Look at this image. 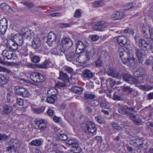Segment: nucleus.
Returning <instances> with one entry per match:
<instances>
[{
  "instance_id": "1",
  "label": "nucleus",
  "mask_w": 153,
  "mask_h": 153,
  "mask_svg": "<svg viewBox=\"0 0 153 153\" xmlns=\"http://www.w3.org/2000/svg\"><path fill=\"white\" fill-rule=\"evenodd\" d=\"M144 37L149 42L147 43L144 39H140L139 40V45L144 48H147L149 47L150 51H153V30L150 29L149 30V35L146 34Z\"/></svg>"
},
{
  "instance_id": "14",
  "label": "nucleus",
  "mask_w": 153,
  "mask_h": 153,
  "mask_svg": "<svg viewBox=\"0 0 153 153\" xmlns=\"http://www.w3.org/2000/svg\"><path fill=\"white\" fill-rule=\"evenodd\" d=\"M12 40L18 46H21L23 42V37L19 34H17L13 36Z\"/></svg>"
},
{
  "instance_id": "19",
  "label": "nucleus",
  "mask_w": 153,
  "mask_h": 153,
  "mask_svg": "<svg viewBox=\"0 0 153 153\" xmlns=\"http://www.w3.org/2000/svg\"><path fill=\"white\" fill-rule=\"evenodd\" d=\"M14 42L13 41L12 39L8 41L7 44L8 47L12 50H16L17 49L18 45Z\"/></svg>"
},
{
  "instance_id": "13",
  "label": "nucleus",
  "mask_w": 153,
  "mask_h": 153,
  "mask_svg": "<svg viewBox=\"0 0 153 153\" xmlns=\"http://www.w3.org/2000/svg\"><path fill=\"white\" fill-rule=\"evenodd\" d=\"M125 15V13L123 12L117 11L112 15L111 18L113 20H120L123 18Z\"/></svg>"
},
{
  "instance_id": "34",
  "label": "nucleus",
  "mask_w": 153,
  "mask_h": 153,
  "mask_svg": "<svg viewBox=\"0 0 153 153\" xmlns=\"http://www.w3.org/2000/svg\"><path fill=\"white\" fill-rule=\"evenodd\" d=\"M24 30L25 32L23 33V36L27 39H30L31 33L30 30L27 28H25Z\"/></svg>"
},
{
  "instance_id": "58",
  "label": "nucleus",
  "mask_w": 153,
  "mask_h": 153,
  "mask_svg": "<svg viewBox=\"0 0 153 153\" xmlns=\"http://www.w3.org/2000/svg\"><path fill=\"white\" fill-rule=\"evenodd\" d=\"M113 99L117 101L122 100L123 99L120 96L116 94H114L113 96Z\"/></svg>"
},
{
  "instance_id": "37",
  "label": "nucleus",
  "mask_w": 153,
  "mask_h": 153,
  "mask_svg": "<svg viewBox=\"0 0 153 153\" xmlns=\"http://www.w3.org/2000/svg\"><path fill=\"white\" fill-rule=\"evenodd\" d=\"M81 150L82 149L81 148L78 146V145L73 147V149L70 150V152L71 153H79L81 152Z\"/></svg>"
},
{
  "instance_id": "55",
  "label": "nucleus",
  "mask_w": 153,
  "mask_h": 153,
  "mask_svg": "<svg viewBox=\"0 0 153 153\" xmlns=\"http://www.w3.org/2000/svg\"><path fill=\"white\" fill-rule=\"evenodd\" d=\"M123 90L124 91L127 92L128 93H131L132 92L133 89L132 88H131L129 86H125L123 87Z\"/></svg>"
},
{
  "instance_id": "42",
  "label": "nucleus",
  "mask_w": 153,
  "mask_h": 153,
  "mask_svg": "<svg viewBox=\"0 0 153 153\" xmlns=\"http://www.w3.org/2000/svg\"><path fill=\"white\" fill-rule=\"evenodd\" d=\"M38 73L32 72L30 74V78L31 80L36 82L37 79V76L38 75Z\"/></svg>"
},
{
  "instance_id": "15",
  "label": "nucleus",
  "mask_w": 153,
  "mask_h": 153,
  "mask_svg": "<svg viewBox=\"0 0 153 153\" xmlns=\"http://www.w3.org/2000/svg\"><path fill=\"white\" fill-rule=\"evenodd\" d=\"M15 55V53L12 51L7 50H4L2 53L3 56L8 59H14Z\"/></svg>"
},
{
  "instance_id": "7",
  "label": "nucleus",
  "mask_w": 153,
  "mask_h": 153,
  "mask_svg": "<svg viewBox=\"0 0 153 153\" xmlns=\"http://www.w3.org/2000/svg\"><path fill=\"white\" fill-rule=\"evenodd\" d=\"M134 110V109L132 107H128L126 106L121 105L119 108L118 111L121 114H130Z\"/></svg>"
},
{
  "instance_id": "20",
  "label": "nucleus",
  "mask_w": 153,
  "mask_h": 153,
  "mask_svg": "<svg viewBox=\"0 0 153 153\" xmlns=\"http://www.w3.org/2000/svg\"><path fill=\"white\" fill-rule=\"evenodd\" d=\"M83 77L88 79H91L93 77V73L89 70L85 69L83 71Z\"/></svg>"
},
{
  "instance_id": "24",
  "label": "nucleus",
  "mask_w": 153,
  "mask_h": 153,
  "mask_svg": "<svg viewBox=\"0 0 153 153\" xmlns=\"http://www.w3.org/2000/svg\"><path fill=\"white\" fill-rule=\"evenodd\" d=\"M144 51L138 48L136 49V54L139 60L141 62V59L145 55L144 54Z\"/></svg>"
},
{
  "instance_id": "11",
  "label": "nucleus",
  "mask_w": 153,
  "mask_h": 153,
  "mask_svg": "<svg viewBox=\"0 0 153 153\" xmlns=\"http://www.w3.org/2000/svg\"><path fill=\"white\" fill-rule=\"evenodd\" d=\"M108 24L104 22H98L95 23V27H94V29L95 30H103V29L107 27Z\"/></svg>"
},
{
  "instance_id": "25",
  "label": "nucleus",
  "mask_w": 153,
  "mask_h": 153,
  "mask_svg": "<svg viewBox=\"0 0 153 153\" xmlns=\"http://www.w3.org/2000/svg\"><path fill=\"white\" fill-rule=\"evenodd\" d=\"M84 54L85 56V58L87 61H89L91 59L94 55V53L93 51H86Z\"/></svg>"
},
{
  "instance_id": "18",
  "label": "nucleus",
  "mask_w": 153,
  "mask_h": 153,
  "mask_svg": "<svg viewBox=\"0 0 153 153\" xmlns=\"http://www.w3.org/2000/svg\"><path fill=\"white\" fill-rule=\"evenodd\" d=\"M36 124H39L38 129L41 131H44L46 128V125L44 120L43 119H37L36 120Z\"/></svg>"
},
{
  "instance_id": "2",
  "label": "nucleus",
  "mask_w": 153,
  "mask_h": 153,
  "mask_svg": "<svg viewBox=\"0 0 153 153\" xmlns=\"http://www.w3.org/2000/svg\"><path fill=\"white\" fill-rule=\"evenodd\" d=\"M119 51L120 57L124 64L128 62L132 63L136 60L133 58V51L131 50L127 49L124 50L121 48L119 49Z\"/></svg>"
},
{
  "instance_id": "9",
  "label": "nucleus",
  "mask_w": 153,
  "mask_h": 153,
  "mask_svg": "<svg viewBox=\"0 0 153 153\" xmlns=\"http://www.w3.org/2000/svg\"><path fill=\"white\" fill-rule=\"evenodd\" d=\"M86 47V45L83 42L79 41L76 43V54L80 53Z\"/></svg>"
},
{
  "instance_id": "39",
  "label": "nucleus",
  "mask_w": 153,
  "mask_h": 153,
  "mask_svg": "<svg viewBox=\"0 0 153 153\" xmlns=\"http://www.w3.org/2000/svg\"><path fill=\"white\" fill-rule=\"evenodd\" d=\"M4 111L6 114H8L11 112L13 108L10 105H5L4 108Z\"/></svg>"
},
{
  "instance_id": "27",
  "label": "nucleus",
  "mask_w": 153,
  "mask_h": 153,
  "mask_svg": "<svg viewBox=\"0 0 153 153\" xmlns=\"http://www.w3.org/2000/svg\"><path fill=\"white\" fill-rule=\"evenodd\" d=\"M76 60L78 62L81 63H86L88 61L86 60L85 56L80 54L78 57L76 59Z\"/></svg>"
},
{
  "instance_id": "8",
  "label": "nucleus",
  "mask_w": 153,
  "mask_h": 153,
  "mask_svg": "<svg viewBox=\"0 0 153 153\" xmlns=\"http://www.w3.org/2000/svg\"><path fill=\"white\" fill-rule=\"evenodd\" d=\"M62 46L64 50L69 49L72 45L71 40L67 38H63L62 41Z\"/></svg>"
},
{
  "instance_id": "45",
  "label": "nucleus",
  "mask_w": 153,
  "mask_h": 153,
  "mask_svg": "<svg viewBox=\"0 0 153 153\" xmlns=\"http://www.w3.org/2000/svg\"><path fill=\"white\" fill-rule=\"evenodd\" d=\"M32 110L34 113L37 114L41 113L43 112L44 109L41 108H35L32 107Z\"/></svg>"
},
{
  "instance_id": "40",
  "label": "nucleus",
  "mask_w": 153,
  "mask_h": 153,
  "mask_svg": "<svg viewBox=\"0 0 153 153\" xmlns=\"http://www.w3.org/2000/svg\"><path fill=\"white\" fill-rule=\"evenodd\" d=\"M105 5V3L102 0L100 1H96L94 2L93 3V5L96 7L100 6H102Z\"/></svg>"
},
{
  "instance_id": "63",
  "label": "nucleus",
  "mask_w": 153,
  "mask_h": 153,
  "mask_svg": "<svg viewBox=\"0 0 153 153\" xmlns=\"http://www.w3.org/2000/svg\"><path fill=\"white\" fill-rule=\"evenodd\" d=\"M65 85L62 82H58L56 83V87L58 88L62 87H65Z\"/></svg>"
},
{
  "instance_id": "44",
  "label": "nucleus",
  "mask_w": 153,
  "mask_h": 153,
  "mask_svg": "<svg viewBox=\"0 0 153 153\" xmlns=\"http://www.w3.org/2000/svg\"><path fill=\"white\" fill-rule=\"evenodd\" d=\"M95 97V95L94 94L86 93L85 94L84 96V98L88 100H91L94 99Z\"/></svg>"
},
{
  "instance_id": "61",
  "label": "nucleus",
  "mask_w": 153,
  "mask_h": 153,
  "mask_svg": "<svg viewBox=\"0 0 153 153\" xmlns=\"http://www.w3.org/2000/svg\"><path fill=\"white\" fill-rule=\"evenodd\" d=\"M91 40L94 41H97L99 39V36L96 35H93L91 37Z\"/></svg>"
},
{
  "instance_id": "46",
  "label": "nucleus",
  "mask_w": 153,
  "mask_h": 153,
  "mask_svg": "<svg viewBox=\"0 0 153 153\" xmlns=\"http://www.w3.org/2000/svg\"><path fill=\"white\" fill-rule=\"evenodd\" d=\"M151 29L153 30L152 28H150L149 26L147 25H143V27H142V30L143 33L144 34V35L146 34H147V32L148 31V30H149H149Z\"/></svg>"
},
{
  "instance_id": "23",
  "label": "nucleus",
  "mask_w": 153,
  "mask_h": 153,
  "mask_svg": "<svg viewBox=\"0 0 153 153\" xmlns=\"http://www.w3.org/2000/svg\"><path fill=\"white\" fill-rule=\"evenodd\" d=\"M129 117L131 120L137 125H140L142 122L141 120L139 117H137L134 114H131L129 116Z\"/></svg>"
},
{
  "instance_id": "26",
  "label": "nucleus",
  "mask_w": 153,
  "mask_h": 153,
  "mask_svg": "<svg viewBox=\"0 0 153 153\" xmlns=\"http://www.w3.org/2000/svg\"><path fill=\"white\" fill-rule=\"evenodd\" d=\"M69 77L66 73L63 72L62 71H59V78L63 81H67L69 79Z\"/></svg>"
},
{
  "instance_id": "31",
  "label": "nucleus",
  "mask_w": 153,
  "mask_h": 153,
  "mask_svg": "<svg viewBox=\"0 0 153 153\" xmlns=\"http://www.w3.org/2000/svg\"><path fill=\"white\" fill-rule=\"evenodd\" d=\"M56 99V97L55 94H52L50 97L47 98L46 101L48 103L53 104L55 102Z\"/></svg>"
},
{
  "instance_id": "57",
  "label": "nucleus",
  "mask_w": 153,
  "mask_h": 153,
  "mask_svg": "<svg viewBox=\"0 0 153 153\" xmlns=\"http://www.w3.org/2000/svg\"><path fill=\"white\" fill-rule=\"evenodd\" d=\"M136 4V3L134 2H133L129 3L126 5V6L128 9H131L132 7L134 6Z\"/></svg>"
},
{
  "instance_id": "60",
  "label": "nucleus",
  "mask_w": 153,
  "mask_h": 153,
  "mask_svg": "<svg viewBox=\"0 0 153 153\" xmlns=\"http://www.w3.org/2000/svg\"><path fill=\"white\" fill-rule=\"evenodd\" d=\"M96 65L97 67H100L102 65V62L101 60L98 59L96 62Z\"/></svg>"
},
{
  "instance_id": "30",
  "label": "nucleus",
  "mask_w": 153,
  "mask_h": 153,
  "mask_svg": "<svg viewBox=\"0 0 153 153\" xmlns=\"http://www.w3.org/2000/svg\"><path fill=\"white\" fill-rule=\"evenodd\" d=\"M143 68H140L137 69V71L134 73V76L137 77H139L141 76H142L145 75L143 74Z\"/></svg>"
},
{
  "instance_id": "59",
  "label": "nucleus",
  "mask_w": 153,
  "mask_h": 153,
  "mask_svg": "<svg viewBox=\"0 0 153 153\" xmlns=\"http://www.w3.org/2000/svg\"><path fill=\"white\" fill-rule=\"evenodd\" d=\"M81 15V13L80 10L79 9H77L76 10L74 16V17L77 18L80 17Z\"/></svg>"
},
{
  "instance_id": "32",
  "label": "nucleus",
  "mask_w": 153,
  "mask_h": 153,
  "mask_svg": "<svg viewBox=\"0 0 153 153\" xmlns=\"http://www.w3.org/2000/svg\"><path fill=\"white\" fill-rule=\"evenodd\" d=\"M1 7L3 10L6 12H10L12 10L10 7L6 3H2L1 5Z\"/></svg>"
},
{
  "instance_id": "53",
  "label": "nucleus",
  "mask_w": 153,
  "mask_h": 153,
  "mask_svg": "<svg viewBox=\"0 0 153 153\" xmlns=\"http://www.w3.org/2000/svg\"><path fill=\"white\" fill-rule=\"evenodd\" d=\"M124 33L125 34H131L134 35V32L133 30L129 28H127L126 29L124 30Z\"/></svg>"
},
{
  "instance_id": "43",
  "label": "nucleus",
  "mask_w": 153,
  "mask_h": 153,
  "mask_svg": "<svg viewBox=\"0 0 153 153\" xmlns=\"http://www.w3.org/2000/svg\"><path fill=\"white\" fill-rule=\"evenodd\" d=\"M49 64V62L48 61H46L44 62L42 64L39 65L38 67L40 68L46 69L48 68V66Z\"/></svg>"
},
{
  "instance_id": "56",
  "label": "nucleus",
  "mask_w": 153,
  "mask_h": 153,
  "mask_svg": "<svg viewBox=\"0 0 153 153\" xmlns=\"http://www.w3.org/2000/svg\"><path fill=\"white\" fill-rule=\"evenodd\" d=\"M40 60V57L37 56H34L32 59L33 62L35 63L39 62Z\"/></svg>"
},
{
  "instance_id": "35",
  "label": "nucleus",
  "mask_w": 153,
  "mask_h": 153,
  "mask_svg": "<svg viewBox=\"0 0 153 153\" xmlns=\"http://www.w3.org/2000/svg\"><path fill=\"white\" fill-rule=\"evenodd\" d=\"M0 81L2 85H5L8 82V79L5 75L0 74Z\"/></svg>"
},
{
  "instance_id": "36",
  "label": "nucleus",
  "mask_w": 153,
  "mask_h": 153,
  "mask_svg": "<svg viewBox=\"0 0 153 153\" xmlns=\"http://www.w3.org/2000/svg\"><path fill=\"white\" fill-rule=\"evenodd\" d=\"M67 144L73 147L78 145V141L76 140H69L66 142Z\"/></svg>"
},
{
  "instance_id": "5",
  "label": "nucleus",
  "mask_w": 153,
  "mask_h": 153,
  "mask_svg": "<svg viewBox=\"0 0 153 153\" xmlns=\"http://www.w3.org/2000/svg\"><path fill=\"white\" fill-rule=\"evenodd\" d=\"M114 40L117 42L118 44L121 46H126L129 43L128 38L126 36L121 35L115 37Z\"/></svg>"
},
{
  "instance_id": "10",
  "label": "nucleus",
  "mask_w": 153,
  "mask_h": 153,
  "mask_svg": "<svg viewBox=\"0 0 153 153\" xmlns=\"http://www.w3.org/2000/svg\"><path fill=\"white\" fill-rule=\"evenodd\" d=\"M32 46L33 48L39 49L41 47L40 36L37 35L34 36L33 39Z\"/></svg>"
},
{
  "instance_id": "33",
  "label": "nucleus",
  "mask_w": 153,
  "mask_h": 153,
  "mask_svg": "<svg viewBox=\"0 0 153 153\" xmlns=\"http://www.w3.org/2000/svg\"><path fill=\"white\" fill-rule=\"evenodd\" d=\"M57 135L58 139L61 140H66L68 138L66 135L63 133L62 131H60Z\"/></svg>"
},
{
  "instance_id": "50",
  "label": "nucleus",
  "mask_w": 153,
  "mask_h": 153,
  "mask_svg": "<svg viewBox=\"0 0 153 153\" xmlns=\"http://www.w3.org/2000/svg\"><path fill=\"white\" fill-rule=\"evenodd\" d=\"M7 28V26L0 27V34H2V35H4L6 32Z\"/></svg>"
},
{
  "instance_id": "48",
  "label": "nucleus",
  "mask_w": 153,
  "mask_h": 153,
  "mask_svg": "<svg viewBox=\"0 0 153 153\" xmlns=\"http://www.w3.org/2000/svg\"><path fill=\"white\" fill-rule=\"evenodd\" d=\"M75 57L74 53L73 52L70 53L66 56L67 59L69 61H71L72 59Z\"/></svg>"
},
{
  "instance_id": "17",
  "label": "nucleus",
  "mask_w": 153,
  "mask_h": 153,
  "mask_svg": "<svg viewBox=\"0 0 153 153\" xmlns=\"http://www.w3.org/2000/svg\"><path fill=\"white\" fill-rule=\"evenodd\" d=\"M108 74L114 78L120 79L121 78V75L117 73L116 70L113 68H111L108 72Z\"/></svg>"
},
{
  "instance_id": "3",
  "label": "nucleus",
  "mask_w": 153,
  "mask_h": 153,
  "mask_svg": "<svg viewBox=\"0 0 153 153\" xmlns=\"http://www.w3.org/2000/svg\"><path fill=\"white\" fill-rule=\"evenodd\" d=\"M81 127L86 130V133L89 134L95 135L96 134L97 128L95 124L92 122L88 121L86 123L81 124Z\"/></svg>"
},
{
  "instance_id": "52",
  "label": "nucleus",
  "mask_w": 153,
  "mask_h": 153,
  "mask_svg": "<svg viewBox=\"0 0 153 153\" xmlns=\"http://www.w3.org/2000/svg\"><path fill=\"white\" fill-rule=\"evenodd\" d=\"M112 126L114 129L117 130H119L121 129V127L119 126L116 123H112Z\"/></svg>"
},
{
  "instance_id": "64",
  "label": "nucleus",
  "mask_w": 153,
  "mask_h": 153,
  "mask_svg": "<svg viewBox=\"0 0 153 153\" xmlns=\"http://www.w3.org/2000/svg\"><path fill=\"white\" fill-rule=\"evenodd\" d=\"M8 136L4 134H0V140H6L8 139Z\"/></svg>"
},
{
  "instance_id": "38",
  "label": "nucleus",
  "mask_w": 153,
  "mask_h": 153,
  "mask_svg": "<svg viewBox=\"0 0 153 153\" xmlns=\"http://www.w3.org/2000/svg\"><path fill=\"white\" fill-rule=\"evenodd\" d=\"M140 89L143 90L145 91H148L149 90L152 89L153 88L152 86H150L148 85H140L138 86Z\"/></svg>"
},
{
  "instance_id": "47",
  "label": "nucleus",
  "mask_w": 153,
  "mask_h": 153,
  "mask_svg": "<svg viewBox=\"0 0 153 153\" xmlns=\"http://www.w3.org/2000/svg\"><path fill=\"white\" fill-rule=\"evenodd\" d=\"M7 26V20L6 18H3L0 21V27Z\"/></svg>"
},
{
  "instance_id": "12",
  "label": "nucleus",
  "mask_w": 153,
  "mask_h": 153,
  "mask_svg": "<svg viewBox=\"0 0 153 153\" xmlns=\"http://www.w3.org/2000/svg\"><path fill=\"white\" fill-rule=\"evenodd\" d=\"M137 78H134L133 80V83H134L137 85L139 84L143 83L147 81L148 77L147 75H144Z\"/></svg>"
},
{
  "instance_id": "16",
  "label": "nucleus",
  "mask_w": 153,
  "mask_h": 153,
  "mask_svg": "<svg viewBox=\"0 0 153 153\" xmlns=\"http://www.w3.org/2000/svg\"><path fill=\"white\" fill-rule=\"evenodd\" d=\"M56 39V36L53 32H50L47 36L48 43L51 45L53 42H55Z\"/></svg>"
},
{
  "instance_id": "41",
  "label": "nucleus",
  "mask_w": 153,
  "mask_h": 153,
  "mask_svg": "<svg viewBox=\"0 0 153 153\" xmlns=\"http://www.w3.org/2000/svg\"><path fill=\"white\" fill-rule=\"evenodd\" d=\"M96 121L100 124H103L105 123V121L103 117L100 116H98L95 117Z\"/></svg>"
},
{
  "instance_id": "49",
  "label": "nucleus",
  "mask_w": 153,
  "mask_h": 153,
  "mask_svg": "<svg viewBox=\"0 0 153 153\" xmlns=\"http://www.w3.org/2000/svg\"><path fill=\"white\" fill-rule=\"evenodd\" d=\"M11 71L6 67L0 66V72H6L7 73H9Z\"/></svg>"
},
{
  "instance_id": "4",
  "label": "nucleus",
  "mask_w": 153,
  "mask_h": 153,
  "mask_svg": "<svg viewBox=\"0 0 153 153\" xmlns=\"http://www.w3.org/2000/svg\"><path fill=\"white\" fill-rule=\"evenodd\" d=\"M14 90L18 95L24 97H28L30 96V93L26 89L20 86H16Z\"/></svg>"
},
{
  "instance_id": "54",
  "label": "nucleus",
  "mask_w": 153,
  "mask_h": 153,
  "mask_svg": "<svg viewBox=\"0 0 153 153\" xmlns=\"http://www.w3.org/2000/svg\"><path fill=\"white\" fill-rule=\"evenodd\" d=\"M147 65H149L151 64H153V57H150L149 59H147L145 62Z\"/></svg>"
},
{
  "instance_id": "29",
  "label": "nucleus",
  "mask_w": 153,
  "mask_h": 153,
  "mask_svg": "<svg viewBox=\"0 0 153 153\" xmlns=\"http://www.w3.org/2000/svg\"><path fill=\"white\" fill-rule=\"evenodd\" d=\"M71 91L76 94H79L82 92L83 89L79 87L74 86L71 88Z\"/></svg>"
},
{
  "instance_id": "21",
  "label": "nucleus",
  "mask_w": 153,
  "mask_h": 153,
  "mask_svg": "<svg viewBox=\"0 0 153 153\" xmlns=\"http://www.w3.org/2000/svg\"><path fill=\"white\" fill-rule=\"evenodd\" d=\"M134 78L133 76L128 74H124L123 75V79L129 83H133Z\"/></svg>"
},
{
  "instance_id": "62",
  "label": "nucleus",
  "mask_w": 153,
  "mask_h": 153,
  "mask_svg": "<svg viewBox=\"0 0 153 153\" xmlns=\"http://www.w3.org/2000/svg\"><path fill=\"white\" fill-rule=\"evenodd\" d=\"M17 103L19 105H22L24 104L23 100L21 98H17L16 99Z\"/></svg>"
},
{
  "instance_id": "6",
  "label": "nucleus",
  "mask_w": 153,
  "mask_h": 153,
  "mask_svg": "<svg viewBox=\"0 0 153 153\" xmlns=\"http://www.w3.org/2000/svg\"><path fill=\"white\" fill-rule=\"evenodd\" d=\"M146 143V142H145L143 139L139 138L136 147V151L139 153H141L143 151L146 149L147 148Z\"/></svg>"
},
{
  "instance_id": "22",
  "label": "nucleus",
  "mask_w": 153,
  "mask_h": 153,
  "mask_svg": "<svg viewBox=\"0 0 153 153\" xmlns=\"http://www.w3.org/2000/svg\"><path fill=\"white\" fill-rule=\"evenodd\" d=\"M43 142L41 139H36L32 140L29 144L32 146H40Z\"/></svg>"
},
{
  "instance_id": "28",
  "label": "nucleus",
  "mask_w": 153,
  "mask_h": 153,
  "mask_svg": "<svg viewBox=\"0 0 153 153\" xmlns=\"http://www.w3.org/2000/svg\"><path fill=\"white\" fill-rule=\"evenodd\" d=\"M36 81L37 83H40L44 81L46 79V77L44 75L41 74L39 73H38V75L37 76Z\"/></svg>"
},
{
  "instance_id": "51",
  "label": "nucleus",
  "mask_w": 153,
  "mask_h": 153,
  "mask_svg": "<svg viewBox=\"0 0 153 153\" xmlns=\"http://www.w3.org/2000/svg\"><path fill=\"white\" fill-rule=\"evenodd\" d=\"M138 139V138L135 139L130 140V144L131 145L137 146Z\"/></svg>"
}]
</instances>
